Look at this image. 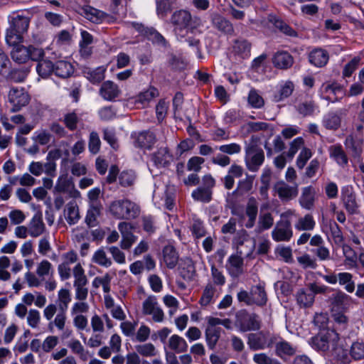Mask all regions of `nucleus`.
Returning <instances> with one entry per match:
<instances>
[{
	"label": "nucleus",
	"instance_id": "obj_1",
	"mask_svg": "<svg viewBox=\"0 0 364 364\" xmlns=\"http://www.w3.org/2000/svg\"><path fill=\"white\" fill-rule=\"evenodd\" d=\"M171 22L175 26L174 31L176 36L181 38L188 32L193 33L201 26V20L198 16H192L186 10H179L174 12L171 17Z\"/></svg>",
	"mask_w": 364,
	"mask_h": 364
},
{
	"label": "nucleus",
	"instance_id": "obj_2",
	"mask_svg": "<svg viewBox=\"0 0 364 364\" xmlns=\"http://www.w3.org/2000/svg\"><path fill=\"white\" fill-rule=\"evenodd\" d=\"M109 212L117 220H132L140 215V207L128 199L113 200L109 206Z\"/></svg>",
	"mask_w": 364,
	"mask_h": 364
},
{
	"label": "nucleus",
	"instance_id": "obj_3",
	"mask_svg": "<svg viewBox=\"0 0 364 364\" xmlns=\"http://www.w3.org/2000/svg\"><path fill=\"white\" fill-rule=\"evenodd\" d=\"M338 334L334 330L327 329L321 331L316 336L313 337L311 344L313 348L317 350L336 351L338 350Z\"/></svg>",
	"mask_w": 364,
	"mask_h": 364
},
{
	"label": "nucleus",
	"instance_id": "obj_4",
	"mask_svg": "<svg viewBox=\"0 0 364 364\" xmlns=\"http://www.w3.org/2000/svg\"><path fill=\"white\" fill-rule=\"evenodd\" d=\"M245 163L252 172L257 171L264 161V153L257 145L252 143L245 146Z\"/></svg>",
	"mask_w": 364,
	"mask_h": 364
},
{
	"label": "nucleus",
	"instance_id": "obj_5",
	"mask_svg": "<svg viewBox=\"0 0 364 364\" xmlns=\"http://www.w3.org/2000/svg\"><path fill=\"white\" fill-rule=\"evenodd\" d=\"M74 277L73 287L75 290V299L79 301H85L88 295V289L86 287L87 279L85 270L80 263H77L73 269Z\"/></svg>",
	"mask_w": 364,
	"mask_h": 364
},
{
	"label": "nucleus",
	"instance_id": "obj_6",
	"mask_svg": "<svg viewBox=\"0 0 364 364\" xmlns=\"http://www.w3.org/2000/svg\"><path fill=\"white\" fill-rule=\"evenodd\" d=\"M158 95V90L153 87H150L147 90L139 92L137 95L127 98L125 105L129 109L144 108Z\"/></svg>",
	"mask_w": 364,
	"mask_h": 364
},
{
	"label": "nucleus",
	"instance_id": "obj_7",
	"mask_svg": "<svg viewBox=\"0 0 364 364\" xmlns=\"http://www.w3.org/2000/svg\"><path fill=\"white\" fill-rule=\"evenodd\" d=\"M277 336L259 332L250 333L247 338V345L252 350H264L271 347L276 341Z\"/></svg>",
	"mask_w": 364,
	"mask_h": 364
},
{
	"label": "nucleus",
	"instance_id": "obj_8",
	"mask_svg": "<svg viewBox=\"0 0 364 364\" xmlns=\"http://www.w3.org/2000/svg\"><path fill=\"white\" fill-rule=\"evenodd\" d=\"M142 312L150 315L154 322L161 323L164 320V312L161 308L156 296H149L143 302Z\"/></svg>",
	"mask_w": 364,
	"mask_h": 364
},
{
	"label": "nucleus",
	"instance_id": "obj_9",
	"mask_svg": "<svg viewBox=\"0 0 364 364\" xmlns=\"http://www.w3.org/2000/svg\"><path fill=\"white\" fill-rule=\"evenodd\" d=\"M236 326L240 332L257 331L261 327V319L255 314H240L237 316Z\"/></svg>",
	"mask_w": 364,
	"mask_h": 364
},
{
	"label": "nucleus",
	"instance_id": "obj_10",
	"mask_svg": "<svg viewBox=\"0 0 364 364\" xmlns=\"http://www.w3.org/2000/svg\"><path fill=\"white\" fill-rule=\"evenodd\" d=\"M9 101L11 104V111L18 112L26 106L30 101L28 93L22 87H12L8 95Z\"/></svg>",
	"mask_w": 364,
	"mask_h": 364
},
{
	"label": "nucleus",
	"instance_id": "obj_11",
	"mask_svg": "<svg viewBox=\"0 0 364 364\" xmlns=\"http://www.w3.org/2000/svg\"><path fill=\"white\" fill-rule=\"evenodd\" d=\"M61 258L62 262L58 266V272L60 279L63 281L70 278L73 272L70 265L77 261L78 257L75 251L70 250L63 253Z\"/></svg>",
	"mask_w": 364,
	"mask_h": 364
},
{
	"label": "nucleus",
	"instance_id": "obj_12",
	"mask_svg": "<svg viewBox=\"0 0 364 364\" xmlns=\"http://www.w3.org/2000/svg\"><path fill=\"white\" fill-rule=\"evenodd\" d=\"M322 98L331 102H335L341 99L344 95L343 87L338 82L323 83L321 87Z\"/></svg>",
	"mask_w": 364,
	"mask_h": 364
},
{
	"label": "nucleus",
	"instance_id": "obj_13",
	"mask_svg": "<svg viewBox=\"0 0 364 364\" xmlns=\"http://www.w3.org/2000/svg\"><path fill=\"white\" fill-rule=\"evenodd\" d=\"M134 226L127 222H120L118 230L122 235L120 247L122 250H129L136 242L137 237L132 232Z\"/></svg>",
	"mask_w": 364,
	"mask_h": 364
},
{
	"label": "nucleus",
	"instance_id": "obj_14",
	"mask_svg": "<svg viewBox=\"0 0 364 364\" xmlns=\"http://www.w3.org/2000/svg\"><path fill=\"white\" fill-rule=\"evenodd\" d=\"M293 236L291 222H279L272 231V237L276 242H287Z\"/></svg>",
	"mask_w": 364,
	"mask_h": 364
},
{
	"label": "nucleus",
	"instance_id": "obj_15",
	"mask_svg": "<svg viewBox=\"0 0 364 364\" xmlns=\"http://www.w3.org/2000/svg\"><path fill=\"white\" fill-rule=\"evenodd\" d=\"M275 346V354L282 360H286L294 355L296 352V347L288 341L277 336V340L273 344Z\"/></svg>",
	"mask_w": 364,
	"mask_h": 364
},
{
	"label": "nucleus",
	"instance_id": "obj_16",
	"mask_svg": "<svg viewBox=\"0 0 364 364\" xmlns=\"http://www.w3.org/2000/svg\"><path fill=\"white\" fill-rule=\"evenodd\" d=\"M294 85L290 80L281 81L276 87L272 100L274 102H280L291 95Z\"/></svg>",
	"mask_w": 364,
	"mask_h": 364
},
{
	"label": "nucleus",
	"instance_id": "obj_17",
	"mask_svg": "<svg viewBox=\"0 0 364 364\" xmlns=\"http://www.w3.org/2000/svg\"><path fill=\"white\" fill-rule=\"evenodd\" d=\"M341 198L346 210L350 214L356 213L358 205L353 188L350 186L343 187L341 190Z\"/></svg>",
	"mask_w": 364,
	"mask_h": 364
},
{
	"label": "nucleus",
	"instance_id": "obj_18",
	"mask_svg": "<svg viewBox=\"0 0 364 364\" xmlns=\"http://www.w3.org/2000/svg\"><path fill=\"white\" fill-rule=\"evenodd\" d=\"M225 267L232 277L237 278L243 273V259L239 255H232Z\"/></svg>",
	"mask_w": 364,
	"mask_h": 364
},
{
	"label": "nucleus",
	"instance_id": "obj_19",
	"mask_svg": "<svg viewBox=\"0 0 364 364\" xmlns=\"http://www.w3.org/2000/svg\"><path fill=\"white\" fill-rule=\"evenodd\" d=\"M274 190L282 200H289L298 195L297 186H291L284 181L278 182L274 186Z\"/></svg>",
	"mask_w": 364,
	"mask_h": 364
},
{
	"label": "nucleus",
	"instance_id": "obj_20",
	"mask_svg": "<svg viewBox=\"0 0 364 364\" xmlns=\"http://www.w3.org/2000/svg\"><path fill=\"white\" fill-rule=\"evenodd\" d=\"M71 197L74 198H80V193L74 188L70 183L66 176H60L54 187V193H65L68 192Z\"/></svg>",
	"mask_w": 364,
	"mask_h": 364
},
{
	"label": "nucleus",
	"instance_id": "obj_21",
	"mask_svg": "<svg viewBox=\"0 0 364 364\" xmlns=\"http://www.w3.org/2000/svg\"><path fill=\"white\" fill-rule=\"evenodd\" d=\"M274 66L278 69L287 70L294 64V58L287 51H278L272 58Z\"/></svg>",
	"mask_w": 364,
	"mask_h": 364
},
{
	"label": "nucleus",
	"instance_id": "obj_22",
	"mask_svg": "<svg viewBox=\"0 0 364 364\" xmlns=\"http://www.w3.org/2000/svg\"><path fill=\"white\" fill-rule=\"evenodd\" d=\"M104 304L114 318L119 321L125 320L126 314L122 306L119 304H116L114 299L109 294H105L104 296Z\"/></svg>",
	"mask_w": 364,
	"mask_h": 364
},
{
	"label": "nucleus",
	"instance_id": "obj_23",
	"mask_svg": "<svg viewBox=\"0 0 364 364\" xmlns=\"http://www.w3.org/2000/svg\"><path fill=\"white\" fill-rule=\"evenodd\" d=\"M309 60L310 63L314 66L322 68L327 64L329 60V54L323 48H314L309 53Z\"/></svg>",
	"mask_w": 364,
	"mask_h": 364
},
{
	"label": "nucleus",
	"instance_id": "obj_24",
	"mask_svg": "<svg viewBox=\"0 0 364 364\" xmlns=\"http://www.w3.org/2000/svg\"><path fill=\"white\" fill-rule=\"evenodd\" d=\"M344 144L353 157L359 158L361 156L364 145V140L362 138L348 136L346 137Z\"/></svg>",
	"mask_w": 364,
	"mask_h": 364
},
{
	"label": "nucleus",
	"instance_id": "obj_25",
	"mask_svg": "<svg viewBox=\"0 0 364 364\" xmlns=\"http://www.w3.org/2000/svg\"><path fill=\"white\" fill-rule=\"evenodd\" d=\"M21 302L28 306L34 304L38 308H43L47 302L46 296L39 291L26 292L21 297Z\"/></svg>",
	"mask_w": 364,
	"mask_h": 364
},
{
	"label": "nucleus",
	"instance_id": "obj_26",
	"mask_svg": "<svg viewBox=\"0 0 364 364\" xmlns=\"http://www.w3.org/2000/svg\"><path fill=\"white\" fill-rule=\"evenodd\" d=\"M329 156L339 166L345 168L348 163V156L341 144L332 145L328 148Z\"/></svg>",
	"mask_w": 364,
	"mask_h": 364
},
{
	"label": "nucleus",
	"instance_id": "obj_27",
	"mask_svg": "<svg viewBox=\"0 0 364 364\" xmlns=\"http://www.w3.org/2000/svg\"><path fill=\"white\" fill-rule=\"evenodd\" d=\"M151 161L157 167H164L170 164L173 157L166 147H161L151 155Z\"/></svg>",
	"mask_w": 364,
	"mask_h": 364
},
{
	"label": "nucleus",
	"instance_id": "obj_28",
	"mask_svg": "<svg viewBox=\"0 0 364 364\" xmlns=\"http://www.w3.org/2000/svg\"><path fill=\"white\" fill-rule=\"evenodd\" d=\"M132 26L154 43H161L165 42L164 38L153 28L145 27L141 23H132Z\"/></svg>",
	"mask_w": 364,
	"mask_h": 364
},
{
	"label": "nucleus",
	"instance_id": "obj_29",
	"mask_svg": "<svg viewBox=\"0 0 364 364\" xmlns=\"http://www.w3.org/2000/svg\"><path fill=\"white\" fill-rule=\"evenodd\" d=\"M100 92L105 100L111 101L119 95L120 90L117 84L108 80L103 82Z\"/></svg>",
	"mask_w": 364,
	"mask_h": 364
},
{
	"label": "nucleus",
	"instance_id": "obj_30",
	"mask_svg": "<svg viewBox=\"0 0 364 364\" xmlns=\"http://www.w3.org/2000/svg\"><path fill=\"white\" fill-rule=\"evenodd\" d=\"M252 304L264 306L267 301V296L264 284L253 286L250 290Z\"/></svg>",
	"mask_w": 364,
	"mask_h": 364
},
{
	"label": "nucleus",
	"instance_id": "obj_31",
	"mask_svg": "<svg viewBox=\"0 0 364 364\" xmlns=\"http://www.w3.org/2000/svg\"><path fill=\"white\" fill-rule=\"evenodd\" d=\"M163 262L168 269L174 268L178 262V254L172 245H166L162 251Z\"/></svg>",
	"mask_w": 364,
	"mask_h": 364
},
{
	"label": "nucleus",
	"instance_id": "obj_32",
	"mask_svg": "<svg viewBox=\"0 0 364 364\" xmlns=\"http://www.w3.org/2000/svg\"><path fill=\"white\" fill-rule=\"evenodd\" d=\"M64 216L67 223L72 225L76 224L80 218L79 208L75 200L70 201L64 209Z\"/></svg>",
	"mask_w": 364,
	"mask_h": 364
},
{
	"label": "nucleus",
	"instance_id": "obj_33",
	"mask_svg": "<svg viewBox=\"0 0 364 364\" xmlns=\"http://www.w3.org/2000/svg\"><path fill=\"white\" fill-rule=\"evenodd\" d=\"M29 46H24L18 44L13 46L11 51V55L14 61L21 64L25 63L30 60Z\"/></svg>",
	"mask_w": 364,
	"mask_h": 364
},
{
	"label": "nucleus",
	"instance_id": "obj_34",
	"mask_svg": "<svg viewBox=\"0 0 364 364\" xmlns=\"http://www.w3.org/2000/svg\"><path fill=\"white\" fill-rule=\"evenodd\" d=\"M29 235L32 237H37L41 235L46 229L42 217L36 214L33 216L28 224Z\"/></svg>",
	"mask_w": 364,
	"mask_h": 364
},
{
	"label": "nucleus",
	"instance_id": "obj_35",
	"mask_svg": "<svg viewBox=\"0 0 364 364\" xmlns=\"http://www.w3.org/2000/svg\"><path fill=\"white\" fill-rule=\"evenodd\" d=\"M341 114L336 112H330L326 114L322 119L323 126L330 130H336L341 127Z\"/></svg>",
	"mask_w": 364,
	"mask_h": 364
},
{
	"label": "nucleus",
	"instance_id": "obj_36",
	"mask_svg": "<svg viewBox=\"0 0 364 364\" xmlns=\"http://www.w3.org/2000/svg\"><path fill=\"white\" fill-rule=\"evenodd\" d=\"M315 191L311 186H307L303 188L301 195L299 198L300 205L306 209L311 210L314 205Z\"/></svg>",
	"mask_w": 364,
	"mask_h": 364
},
{
	"label": "nucleus",
	"instance_id": "obj_37",
	"mask_svg": "<svg viewBox=\"0 0 364 364\" xmlns=\"http://www.w3.org/2000/svg\"><path fill=\"white\" fill-rule=\"evenodd\" d=\"M245 213L248 217V220L245 223V227L247 228H252L255 225L257 215V201L255 198L250 197L248 199Z\"/></svg>",
	"mask_w": 364,
	"mask_h": 364
},
{
	"label": "nucleus",
	"instance_id": "obj_38",
	"mask_svg": "<svg viewBox=\"0 0 364 364\" xmlns=\"http://www.w3.org/2000/svg\"><path fill=\"white\" fill-rule=\"evenodd\" d=\"M156 141V135L149 131L139 133L136 140V142L139 147L146 149H151Z\"/></svg>",
	"mask_w": 364,
	"mask_h": 364
},
{
	"label": "nucleus",
	"instance_id": "obj_39",
	"mask_svg": "<svg viewBox=\"0 0 364 364\" xmlns=\"http://www.w3.org/2000/svg\"><path fill=\"white\" fill-rule=\"evenodd\" d=\"M316 221L311 214H306L299 217L294 224V228L298 231H311L314 229Z\"/></svg>",
	"mask_w": 364,
	"mask_h": 364
},
{
	"label": "nucleus",
	"instance_id": "obj_40",
	"mask_svg": "<svg viewBox=\"0 0 364 364\" xmlns=\"http://www.w3.org/2000/svg\"><path fill=\"white\" fill-rule=\"evenodd\" d=\"M298 305L302 308L311 306L314 302V296L309 289H301L296 294Z\"/></svg>",
	"mask_w": 364,
	"mask_h": 364
},
{
	"label": "nucleus",
	"instance_id": "obj_41",
	"mask_svg": "<svg viewBox=\"0 0 364 364\" xmlns=\"http://www.w3.org/2000/svg\"><path fill=\"white\" fill-rule=\"evenodd\" d=\"M74 72L73 65L66 60H59L54 65V73L63 78L70 77Z\"/></svg>",
	"mask_w": 364,
	"mask_h": 364
},
{
	"label": "nucleus",
	"instance_id": "obj_42",
	"mask_svg": "<svg viewBox=\"0 0 364 364\" xmlns=\"http://www.w3.org/2000/svg\"><path fill=\"white\" fill-rule=\"evenodd\" d=\"M168 345L171 350L177 353L186 352L188 349V344L186 340L176 334L172 335L170 337Z\"/></svg>",
	"mask_w": 364,
	"mask_h": 364
},
{
	"label": "nucleus",
	"instance_id": "obj_43",
	"mask_svg": "<svg viewBox=\"0 0 364 364\" xmlns=\"http://www.w3.org/2000/svg\"><path fill=\"white\" fill-rule=\"evenodd\" d=\"M82 14L85 17L95 23H100L105 18V14L93 7L87 6L82 8Z\"/></svg>",
	"mask_w": 364,
	"mask_h": 364
},
{
	"label": "nucleus",
	"instance_id": "obj_44",
	"mask_svg": "<svg viewBox=\"0 0 364 364\" xmlns=\"http://www.w3.org/2000/svg\"><path fill=\"white\" fill-rule=\"evenodd\" d=\"M338 282L341 286H343L346 291L349 293L354 291L355 284L352 274L346 272L338 273Z\"/></svg>",
	"mask_w": 364,
	"mask_h": 364
},
{
	"label": "nucleus",
	"instance_id": "obj_45",
	"mask_svg": "<svg viewBox=\"0 0 364 364\" xmlns=\"http://www.w3.org/2000/svg\"><path fill=\"white\" fill-rule=\"evenodd\" d=\"M221 333L220 328H207L205 332L208 346L213 349L218 343Z\"/></svg>",
	"mask_w": 364,
	"mask_h": 364
},
{
	"label": "nucleus",
	"instance_id": "obj_46",
	"mask_svg": "<svg viewBox=\"0 0 364 364\" xmlns=\"http://www.w3.org/2000/svg\"><path fill=\"white\" fill-rule=\"evenodd\" d=\"M212 22L215 28L224 33H230L232 31V24L229 21L220 15H213Z\"/></svg>",
	"mask_w": 364,
	"mask_h": 364
},
{
	"label": "nucleus",
	"instance_id": "obj_47",
	"mask_svg": "<svg viewBox=\"0 0 364 364\" xmlns=\"http://www.w3.org/2000/svg\"><path fill=\"white\" fill-rule=\"evenodd\" d=\"M5 39L8 45L14 46L23 41V33L9 26L6 29Z\"/></svg>",
	"mask_w": 364,
	"mask_h": 364
},
{
	"label": "nucleus",
	"instance_id": "obj_48",
	"mask_svg": "<svg viewBox=\"0 0 364 364\" xmlns=\"http://www.w3.org/2000/svg\"><path fill=\"white\" fill-rule=\"evenodd\" d=\"M9 26L12 27L14 29H16L23 34L28 31L29 19L26 16L18 15L13 18Z\"/></svg>",
	"mask_w": 364,
	"mask_h": 364
},
{
	"label": "nucleus",
	"instance_id": "obj_49",
	"mask_svg": "<svg viewBox=\"0 0 364 364\" xmlns=\"http://www.w3.org/2000/svg\"><path fill=\"white\" fill-rule=\"evenodd\" d=\"M102 208V205H89L85 222L90 227H94L96 225L97 218L100 215Z\"/></svg>",
	"mask_w": 364,
	"mask_h": 364
},
{
	"label": "nucleus",
	"instance_id": "obj_50",
	"mask_svg": "<svg viewBox=\"0 0 364 364\" xmlns=\"http://www.w3.org/2000/svg\"><path fill=\"white\" fill-rule=\"evenodd\" d=\"M71 301L70 292L67 289H60L58 292V306L60 310L67 311Z\"/></svg>",
	"mask_w": 364,
	"mask_h": 364
},
{
	"label": "nucleus",
	"instance_id": "obj_51",
	"mask_svg": "<svg viewBox=\"0 0 364 364\" xmlns=\"http://www.w3.org/2000/svg\"><path fill=\"white\" fill-rule=\"evenodd\" d=\"M36 71L41 77H47L54 72V65L51 61L43 59L37 64Z\"/></svg>",
	"mask_w": 364,
	"mask_h": 364
},
{
	"label": "nucleus",
	"instance_id": "obj_52",
	"mask_svg": "<svg viewBox=\"0 0 364 364\" xmlns=\"http://www.w3.org/2000/svg\"><path fill=\"white\" fill-rule=\"evenodd\" d=\"M27 325L33 329H37L39 328L41 317V313L36 309H30L28 312V315L26 317Z\"/></svg>",
	"mask_w": 364,
	"mask_h": 364
},
{
	"label": "nucleus",
	"instance_id": "obj_53",
	"mask_svg": "<svg viewBox=\"0 0 364 364\" xmlns=\"http://www.w3.org/2000/svg\"><path fill=\"white\" fill-rule=\"evenodd\" d=\"M274 224V218L270 213H261L259 216L257 230L262 232L269 229Z\"/></svg>",
	"mask_w": 364,
	"mask_h": 364
},
{
	"label": "nucleus",
	"instance_id": "obj_54",
	"mask_svg": "<svg viewBox=\"0 0 364 364\" xmlns=\"http://www.w3.org/2000/svg\"><path fill=\"white\" fill-rule=\"evenodd\" d=\"M105 68L98 67L93 70L85 71L86 77L92 83H98L105 78Z\"/></svg>",
	"mask_w": 364,
	"mask_h": 364
},
{
	"label": "nucleus",
	"instance_id": "obj_55",
	"mask_svg": "<svg viewBox=\"0 0 364 364\" xmlns=\"http://www.w3.org/2000/svg\"><path fill=\"white\" fill-rule=\"evenodd\" d=\"M92 262L104 267H109L112 262L110 258L107 257L103 249L97 250L93 255Z\"/></svg>",
	"mask_w": 364,
	"mask_h": 364
},
{
	"label": "nucleus",
	"instance_id": "obj_56",
	"mask_svg": "<svg viewBox=\"0 0 364 364\" xmlns=\"http://www.w3.org/2000/svg\"><path fill=\"white\" fill-rule=\"evenodd\" d=\"M52 138L51 134L46 129H39L36 131L32 136L34 142L44 146L50 143Z\"/></svg>",
	"mask_w": 364,
	"mask_h": 364
},
{
	"label": "nucleus",
	"instance_id": "obj_57",
	"mask_svg": "<svg viewBox=\"0 0 364 364\" xmlns=\"http://www.w3.org/2000/svg\"><path fill=\"white\" fill-rule=\"evenodd\" d=\"M328 225L333 242L336 245H343L344 238L341 230L338 224L333 220H330Z\"/></svg>",
	"mask_w": 364,
	"mask_h": 364
},
{
	"label": "nucleus",
	"instance_id": "obj_58",
	"mask_svg": "<svg viewBox=\"0 0 364 364\" xmlns=\"http://www.w3.org/2000/svg\"><path fill=\"white\" fill-rule=\"evenodd\" d=\"M135 350L138 355L139 354L144 357H153L157 353L155 346L151 343L136 345Z\"/></svg>",
	"mask_w": 364,
	"mask_h": 364
},
{
	"label": "nucleus",
	"instance_id": "obj_59",
	"mask_svg": "<svg viewBox=\"0 0 364 364\" xmlns=\"http://www.w3.org/2000/svg\"><path fill=\"white\" fill-rule=\"evenodd\" d=\"M215 293V288L212 284L206 285L200 299V304L203 306L209 305L213 300Z\"/></svg>",
	"mask_w": 364,
	"mask_h": 364
},
{
	"label": "nucleus",
	"instance_id": "obj_60",
	"mask_svg": "<svg viewBox=\"0 0 364 364\" xmlns=\"http://www.w3.org/2000/svg\"><path fill=\"white\" fill-rule=\"evenodd\" d=\"M339 245L342 247L343 255L346 257V264L354 267L356 264L358 258L355 252L349 245L344 244V242H343V245Z\"/></svg>",
	"mask_w": 364,
	"mask_h": 364
},
{
	"label": "nucleus",
	"instance_id": "obj_61",
	"mask_svg": "<svg viewBox=\"0 0 364 364\" xmlns=\"http://www.w3.org/2000/svg\"><path fill=\"white\" fill-rule=\"evenodd\" d=\"M312 156L313 152L309 148L303 147L296 158V165L297 168L303 169Z\"/></svg>",
	"mask_w": 364,
	"mask_h": 364
},
{
	"label": "nucleus",
	"instance_id": "obj_62",
	"mask_svg": "<svg viewBox=\"0 0 364 364\" xmlns=\"http://www.w3.org/2000/svg\"><path fill=\"white\" fill-rule=\"evenodd\" d=\"M66 319V311L60 310L57 313L54 319L50 321L48 323V327L52 328L53 326H55L59 331H63L65 326Z\"/></svg>",
	"mask_w": 364,
	"mask_h": 364
},
{
	"label": "nucleus",
	"instance_id": "obj_63",
	"mask_svg": "<svg viewBox=\"0 0 364 364\" xmlns=\"http://www.w3.org/2000/svg\"><path fill=\"white\" fill-rule=\"evenodd\" d=\"M53 265L47 259H43L37 265L36 274L39 277H45L53 273Z\"/></svg>",
	"mask_w": 364,
	"mask_h": 364
},
{
	"label": "nucleus",
	"instance_id": "obj_64",
	"mask_svg": "<svg viewBox=\"0 0 364 364\" xmlns=\"http://www.w3.org/2000/svg\"><path fill=\"white\" fill-rule=\"evenodd\" d=\"M303 147H305L304 139L301 136L296 137L290 143L289 151L287 152V156L292 159L297 151Z\"/></svg>",
	"mask_w": 364,
	"mask_h": 364
}]
</instances>
